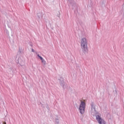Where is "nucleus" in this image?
<instances>
[{
    "label": "nucleus",
    "instance_id": "423d86ee",
    "mask_svg": "<svg viewBox=\"0 0 124 124\" xmlns=\"http://www.w3.org/2000/svg\"><path fill=\"white\" fill-rule=\"evenodd\" d=\"M61 80H62V81L60 82V83L61 86L63 88L64 87V82H63V79L62 78H61Z\"/></svg>",
    "mask_w": 124,
    "mask_h": 124
},
{
    "label": "nucleus",
    "instance_id": "f257e3e1",
    "mask_svg": "<svg viewBox=\"0 0 124 124\" xmlns=\"http://www.w3.org/2000/svg\"><path fill=\"white\" fill-rule=\"evenodd\" d=\"M81 46L83 53H88V41L86 38H83L81 40Z\"/></svg>",
    "mask_w": 124,
    "mask_h": 124
},
{
    "label": "nucleus",
    "instance_id": "9b49d317",
    "mask_svg": "<svg viewBox=\"0 0 124 124\" xmlns=\"http://www.w3.org/2000/svg\"><path fill=\"white\" fill-rule=\"evenodd\" d=\"M47 108L49 110V108Z\"/></svg>",
    "mask_w": 124,
    "mask_h": 124
},
{
    "label": "nucleus",
    "instance_id": "20e7f679",
    "mask_svg": "<svg viewBox=\"0 0 124 124\" xmlns=\"http://www.w3.org/2000/svg\"><path fill=\"white\" fill-rule=\"evenodd\" d=\"M91 106L92 114H93L94 115H98V112L96 111V110H95V105H94V103H92Z\"/></svg>",
    "mask_w": 124,
    "mask_h": 124
},
{
    "label": "nucleus",
    "instance_id": "f03ea898",
    "mask_svg": "<svg viewBox=\"0 0 124 124\" xmlns=\"http://www.w3.org/2000/svg\"><path fill=\"white\" fill-rule=\"evenodd\" d=\"M86 108V103H85V102L81 101L80 104L79 105V111L80 114L82 115V114H84L85 113V109Z\"/></svg>",
    "mask_w": 124,
    "mask_h": 124
},
{
    "label": "nucleus",
    "instance_id": "1a4fd4ad",
    "mask_svg": "<svg viewBox=\"0 0 124 124\" xmlns=\"http://www.w3.org/2000/svg\"><path fill=\"white\" fill-rule=\"evenodd\" d=\"M4 124H6V123L4 122Z\"/></svg>",
    "mask_w": 124,
    "mask_h": 124
},
{
    "label": "nucleus",
    "instance_id": "39448f33",
    "mask_svg": "<svg viewBox=\"0 0 124 124\" xmlns=\"http://www.w3.org/2000/svg\"><path fill=\"white\" fill-rule=\"evenodd\" d=\"M37 57L40 59L41 61H42V62L44 65H45L46 64V61L45 60L42 58V57L40 56L39 54H37Z\"/></svg>",
    "mask_w": 124,
    "mask_h": 124
},
{
    "label": "nucleus",
    "instance_id": "0eeeda50",
    "mask_svg": "<svg viewBox=\"0 0 124 124\" xmlns=\"http://www.w3.org/2000/svg\"><path fill=\"white\" fill-rule=\"evenodd\" d=\"M31 52H32L33 53H34V49H33V48H31Z\"/></svg>",
    "mask_w": 124,
    "mask_h": 124
},
{
    "label": "nucleus",
    "instance_id": "9d476101",
    "mask_svg": "<svg viewBox=\"0 0 124 124\" xmlns=\"http://www.w3.org/2000/svg\"><path fill=\"white\" fill-rule=\"evenodd\" d=\"M47 108L49 110V108Z\"/></svg>",
    "mask_w": 124,
    "mask_h": 124
},
{
    "label": "nucleus",
    "instance_id": "6e6552de",
    "mask_svg": "<svg viewBox=\"0 0 124 124\" xmlns=\"http://www.w3.org/2000/svg\"><path fill=\"white\" fill-rule=\"evenodd\" d=\"M56 122H57V123H59V120L56 119Z\"/></svg>",
    "mask_w": 124,
    "mask_h": 124
},
{
    "label": "nucleus",
    "instance_id": "7ed1b4c3",
    "mask_svg": "<svg viewBox=\"0 0 124 124\" xmlns=\"http://www.w3.org/2000/svg\"><path fill=\"white\" fill-rule=\"evenodd\" d=\"M96 117V120L98 122V124H106V122H105V121L104 120L102 119V118H101V116L99 115V113H98V114H95Z\"/></svg>",
    "mask_w": 124,
    "mask_h": 124
}]
</instances>
